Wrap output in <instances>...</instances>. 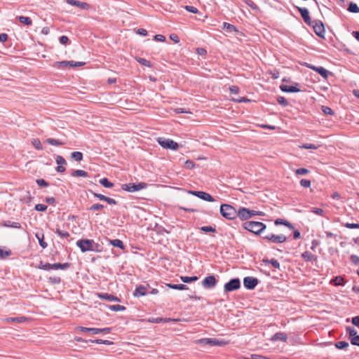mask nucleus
<instances>
[{"mask_svg": "<svg viewBox=\"0 0 359 359\" xmlns=\"http://www.w3.org/2000/svg\"><path fill=\"white\" fill-rule=\"evenodd\" d=\"M243 227L255 235H260L266 226L261 222L247 221L243 224Z\"/></svg>", "mask_w": 359, "mask_h": 359, "instance_id": "nucleus-1", "label": "nucleus"}, {"mask_svg": "<svg viewBox=\"0 0 359 359\" xmlns=\"http://www.w3.org/2000/svg\"><path fill=\"white\" fill-rule=\"evenodd\" d=\"M219 211L222 216L226 219L232 220L238 217V210H236L229 204H222Z\"/></svg>", "mask_w": 359, "mask_h": 359, "instance_id": "nucleus-2", "label": "nucleus"}, {"mask_svg": "<svg viewBox=\"0 0 359 359\" xmlns=\"http://www.w3.org/2000/svg\"><path fill=\"white\" fill-rule=\"evenodd\" d=\"M241 287V282L240 278H231L226 282L223 287L224 294H228L234 291L238 290Z\"/></svg>", "mask_w": 359, "mask_h": 359, "instance_id": "nucleus-3", "label": "nucleus"}, {"mask_svg": "<svg viewBox=\"0 0 359 359\" xmlns=\"http://www.w3.org/2000/svg\"><path fill=\"white\" fill-rule=\"evenodd\" d=\"M157 142L164 149L176 151L179 148V144L177 142L168 138L158 137L157 139Z\"/></svg>", "mask_w": 359, "mask_h": 359, "instance_id": "nucleus-4", "label": "nucleus"}, {"mask_svg": "<svg viewBox=\"0 0 359 359\" xmlns=\"http://www.w3.org/2000/svg\"><path fill=\"white\" fill-rule=\"evenodd\" d=\"M309 26L312 27L316 34L320 38L325 39V29L324 24L319 20H314Z\"/></svg>", "mask_w": 359, "mask_h": 359, "instance_id": "nucleus-5", "label": "nucleus"}, {"mask_svg": "<svg viewBox=\"0 0 359 359\" xmlns=\"http://www.w3.org/2000/svg\"><path fill=\"white\" fill-rule=\"evenodd\" d=\"M77 330H79L86 333H91L93 334H97L100 333L108 334L111 331V327H104V328H95V327H86L83 326H79Z\"/></svg>", "mask_w": 359, "mask_h": 359, "instance_id": "nucleus-6", "label": "nucleus"}, {"mask_svg": "<svg viewBox=\"0 0 359 359\" xmlns=\"http://www.w3.org/2000/svg\"><path fill=\"white\" fill-rule=\"evenodd\" d=\"M261 283V281L254 276H246L243 280L244 287L248 290H253Z\"/></svg>", "mask_w": 359, "mask_h": 359, "instance_id": "nucleus-7", "label": "nucleus"}, {"mask_svg": "<svg viewBox=\"0 0 359 359\" xmlns=\"http://www.w3.org/2000/svg\"><path fill=\"white\" fill-rule=\"evenodd\" d=\"M147 184L145 182L123 184L121 186L123 190L128 192H135L145 189Z\"/></svg>", "mask_w": 359, "mask_h": 359, "instance_id": "nucleus-8", "label": "nucleus"}, {"mask_svg": "<svg viewBox=\"0 0 359 359\" xmlns=\"http://www.w3.org/2000/svg\"><path fill=\"white\" fill-rule=\"evenodd\" d=\"M76 245L83 252H85L94 250L95 242L93 240L81 239L77 241Z\"/></svg>", "mask_w": 359, "mask_h": 359, "instance_id": "nucleus-9", "label": "nucleus"}, {"mask_svg": "<svg viewBox=\"0 0 359 359\" xmlns=\"http://www.w3.org/2000/svg\"><path fill=\"white\" fill-rule=\"evenodd\" d=\"M217 283V280L213 275H209L201 281V285L205 289H212Z\"/></svg>", "mask_w": 359, "mask_h": 359, "instance_id": "nucleus-10", "label": "nucleus"}, {"mask_svg": "<svg viewBox=\"0 0 359 359\" xmlns=\"http://www.w3.org/2000/svg\"><path fill=\"white\" fill-rule=\"evenodd\" d=\"M255 210L246 208H240L238 209V217L241 220H248L254 216Z\"/></svg>", "mask_w": 359, "mask_h": 359, "instance_id": "nucleus-11", "label": "nucleus"}, {"mask_svg": "<svg viewBox=\"0 0 359 359\" xmlns=\"http://www.w3.org/2000/svg\"><path fill=\"white\" fill-rule=\"evenodd\" d=\"M263 238L273 243H283L287 240V237L283 234L275 235L273 233L266 235Z\"/></svg>", "mask_w": 359, "mask_h": 359, "instance_id": "nucleus-12", "label": "nucleus"}, {"mask_svg": "<svg viewBox=\"0 0 359 359\" xmlns=\"http://www.w3.org/2000/svg\"><path fill=\"white\" fill-rule=\"evenodd\" d=\"M306 67L309 69H311L316 72H318L322 77H323L325 79H327L328 78V76L330 72H329L327 69H325L323 67H316L311 64L305 63L304 65Z\"/></svg>", "mask_w": 359, "mask_h": 359, "instance_id": "nucleus-13", "label": "nucleus"}, {"mask_svg": "<svg viewBox=\"0 0 359 359\" xmlns=\"http://www.w3.org/2000/svg\"><path fill=\"white\" fill-rule=\"evenodd\" d=\"M296 8L298 10V11L300 13L302 18H303L304 21L308 25H311L312 22V20L310 18L309 15V11L306 8H302L299 6H296Z\"/></svg>", "mask_w": 359, "mask_h": 359, "instance_id": "nucleus-14", "label": "nucleus"}, {"mask_svg": "<svg viewBox=\"0 0 359 359\" xmlns=\"http://www.w3.org/2000/svg\"><path fill=\"white\" fill-rule=\"evenodd\" d=\"M90 193L95 197H96L97 199H99L100 201H105L109 205H116L117 204V201L116 200H114V198L107 197L102 194L95 193L93 191H90Z\"/></svg>", "mask_w": 359, "mask_h": 359, "instance_id": "nucleus-15", "label": "nucleus"}, {"mask_svg": "<svg viewBox=\"0 0 359 359\" xmlns=\"http://www.w3.org/2000/svg\"><path fill=\"white\" fill-rule=\"evenodd\" d=\"M147 294H148L147 287L144 285H137L135 291L133 292V296L135 297H143Z\"/></svg>", "mask_w": 359, "mask_h": 359, "instance_id": "nucleus-16", "label": "nucleus"}, {"mask_svg": "<svg viewBox=\"0 0 359 359\" xmlns=\"http://www.w3.org/2000/svg\"><path fill=\"white\" fill-rule=\"evenodd\" d=\"M198 343L210 346H221L222 342L217 339L203 338L198 340Z\"/></svg>", "mask_w": 359, "mask_h": 359, "instance_id": "nucleus-17", "label": "nucleus"}, {"mask_svg": "<svg viewBox=\"0 0 359 359\" xmlns=\"http://www.w3.org/2000/svg\"><path fill=\"white\" fill-rule=\"evenodd\" d=\"M66 3L72 6H77L83 10H88L90 8V5L88 3L78 0H66Z\"/></svg>", "mask_w": 359, "mask_h": 359, "instance_id": "nucleus-18", "label": "nucleus"}, {"mask_svg": "<svg viewBox=\"0 0 359 359\" xmlns=\"http://www.w3.org/2000/svg\"><path fill=\"white\" fill-rule=\"evenodd\" d=\"M67 267H69L68 263H65V264L57 263V264H46L43 266V269H64ZM41 269H42V268H41Z\"/></svg>", "mask_w": 359, "mask_h": 359, "instance_id": "nucleus-19", "label": "nucleus"}, {"mask_svg": "<svg viewBox=\"0 0 359 359\" xmlns=\"http://www.w3.org/2000/svg\"><path fill=\"white\" fill-rule=\"evenodd\" d=\"M262 262L264 264V266L265 267H273L275 269H278L280 267V264L277 259L273 258L271 259H263Z\"/></svg>", "mask_w": 359, "mask_h": 359, "instance_id": "nucleus-20", "label": "nucleus"}, {"mask_svg": "<svg viewBox=\"0 0 359 359\" xmlns=\"http://www.w3.org/2000/svg\"><path fill=\"white\" fill-rule=\"evenodd\" d=\"M280 88L283 92L285 93H298L300 91L297 87L293 86L281 85Z\"/></svg>", "mask_w": 359, "mask_h": 359, "instance_id": "nucleus-21", "label": "nucleus"}, {"mask_svg": "<svg viewBox=\"0 0 359 359\" xmlns=\"http://www.w3.org/2000/svg\"><path fill=\"white\" fill-rule=\"evenodd\" d=\"M287 339V336L285 333H283V332H276V334H274L272 337H271V340L272 341H286Z\"/></svg>", "mask_w": 359, "mask_h": 359, "instance_id": "nucleus-22", "label": "nucleus"}, {"mask_svg": "<svg viewBox=\"0 0 359 359\" xmlns=\"http://www.w3.org/2000/svg\"><path fill=\"white\" fill-rule=\"evenodd\" d=\"M165 285L168 288L173 289V290H186L189 289L187 285H184V284L166 283Z\"/></svg>", "mask_w": 359, "mask_h": 359, "instance_id": "nucleus-23", "label": "nucleus"}, {"mask_svg": "<svg viewBox=\"0 0 359 359\" xmlns=\"http://www.w3.org/2000/svg\"><path fill=\"white\" fill-rule=\"evenodd\" d=\"M12 255V251L6 247L0 246V259H5Z\"/></svg>", "mask_w": 359, "mask_h": 359, "instance_id": "nucleus-24", "label": "nucleus"}, {"mask_svg": "<svg viewBox=\"0 0 359 359\" xmlns=\"http://www.w3.org/2000/svg\"><path fill=\"white\" fill-rule=\"evenodd\" d=\"M274 224L276 226L284 225V226L288 227L290 229H294V226L290 222H289L288 221H287L285 219H281V218L276 219L274 222Z\"/></svg>", "mask_w": 359, "mask_h": 359, "instance_id": "nucleus-25", "label": "nucleus"}, {"mask_svg": "<svg viewBox=\"0 0 359 359\" xmlns=\"http://www.w3.org/2000/svg\"><path fill=\"white\" fill-rule=\"evenodd\" d=\"M1 226L14 229H21V224L19 222H15L11 221H4L1 224Z\"/></svg>", "mask_w": 359, "mask_h": 359, "instance_id": "nucleus-26", "label": "nucleus"}, {"mask_svg": "<svg viewBox=\"0 0 359 359\" xmlns=\"http://www.w3.org/2000/svg\"><path fill=\"white\" fill-rule=\"evenodd\" d=\"M27 318L25 316L21 317H11L6 319V322L8 323H22L27 320Z\"/></svg>", "mask_w": 359, "mask_h": 359, "instance_id": "nucleus-27", "label": "nucleus"}, {"mask_svg": "<svg viewBox=\"0 0 359 359\" xmlns=\"http://www.w3.org/2000/svg\"><path fill=\"white\" fill-rule=\"evenodd\" d=\"M222 29L229 33H231L233 32H238L237 28L234 25H233L230 23H228V22L223 23Z\"/></svg>", "mask_w": 359, "mask_h": 359, "instance_id": "nucleus-28", "label": "nucleus"}, {"mask_svg": "<svg viewBox=\"0 0 359 359\" xmlns=\"http://www.w3.org/2000/svg\"><path fill=\"white\" fill-rule=\"evenodd\" d=\"M330 283L335 285V286H341L344 285V280L342 276H336L332 280Z\"/></svg>", "mask_w": 359, "mask_h": 359, "instance_id": "nucleus-29", "label": "nucleus"}, {"mask_svg": "<svg viewBox=\"0 0 359 359\" xmlns=\"http://www.w3.org/2000/svg\"><path fill=\"white\" fill-rule=\"evenodd\" d=\"M199 198L208 202L215 201V198L210 194L205 191H201Z\"/></svg>", "mask_w": 359, "mask_h": 359, "instance_id": "nucleus-30", "label": "nucleus"}, {"mask_svg": "<svg viewBox=\"0 0 359 359\" xmlns=\"http://www.w3.org/2000/svg\"><path fill=\"white\" fill-rule=\"evenodd\" d=\"M36 237L39 240V245L41 248H46L47 247V243L44 241V235L41 233H36Z\"/></svg>", "mask_w": 359, "mask_h": 359, "instance_id": "nucleus-31", "label": "nucleus"}, {"mask_svg": "<svg viewBox=\"0 0 359 359\" xmlns=\"http://www.w3.org/2000/svg\"><path fill=\"white\" fill-rule=\"evenodd\" d=\"M45 142L46 143L53 145V146H62V145L65 144V143L63 142H62L61 140L53 139V138H48L46 140Z\"/></svg>", "mask_w": 359, "mask_h": 359, "instance_id": "nucleus-32", "label": "nucleus"}, {"mask_svg": "<svg viewBox=\"0 0 359 359\" xmlns=\"http://www.w3.org/2000/svg\"><path fill=\"white\" fill-rule=\"evenodd\" d=\"M96 295L101 299L112 302L113 294L104 292H97Z\"/></svg>", "mask_w": 359, "mask_h": 359, "instance_id": "nucleus-33", "label": "nucleus"}, {"mask_svg": "<svg viewBox=\"0 0 359 359\" xmlns=\"http://www.w3.org/2000/svg\"><path fill=\"white\" fill-rule=\"evenodd\" d=\"M302 257L306 262H309V261L311 262V261L316 259V256L308 251H306L302 254Z\"/></svg>", "mask_w": 359, "mask_h": 359, "instance_id": "nucleus-34", "label": "nucleus"}, {"mask_svg": "<svg viewBox=\"0 0 359 359\" xmlns=\"http://www.w3.org/2000/svg\"><path fill=\"white\" fill-rule=\"evenodd\" d=\"M18 19L20 22L27 26H30L32 24V20L30 18L26 16H18Z\"/></svg>", "mask_w": 359, "mask_h": 359, "instance_id": "nucleus-35", "label": "nucleus"}, {"mask_svg": "<svg viewBox=\"0 0 359 359\" xmlns=\"http://www.w3.org/2000/svg\"><path fill=\"white\" fill-rule=\"evenodd\" d=\"M72 176L86 177L88 176V173L83 170H76L72 172Z\"/></svg>", "mask_w": 359, "mask_h": 359, "instance_id": "nucleus-36", "label": "nucleus"}, {"mask_svg": "<svg viewBox=\"0 0 359 359\" xmlns=\"http://www.w3.org/2000/svg\"><path fill=\"white\" fill-rule=\"evenodd\" d=\"M107 307L112 311H123L126 309V306L119 304L109 305Z\"/></svg>", "mask_w": 359, "mask_h": 359, "instance_id": "nucleus-37", "label": "nucleus"}, {"mask_svg": "<svg viewBox=\"0 0 359 359\" xmlns=\"http://www.w3.org/2000/svg\"><path fill=\"white\" fill-rule=\"evenodd\" d=\"M71 158L79 162L83 160V154L80 151H74L71 154Z\"/></svg>", "mask_w": 359, "mask_h": 359, "instance_id": "nucleus-38", "label": "nucleus"}, {"mask_svg": "<svg viewBox=\"0 0 359 359\" xmlns=\"http://www.w3.org/2000/svg\"><path fill=\"white\" fill-rule=\"evenodd\" d=\"M109 243L114 247L118 248L120 249L124 248V245L122 241L119 239L109 240Z\"/></svg>", "mask_w": 359, "mask_h": 359, "instance_id": "nucleus-39", "label": "nucleus"}, {"mask_svg": "<svg viewBox=\"0 0 359 359\" xmlns=\"http://www.w3.org/2000/svg\"><path fill=\"white\" fill-rule=\"evenodd\" d=\"M346 333L348 334V340L351 341V339H352V337H354L355 336H357V331L355 330V328L352 327H347L346 328Z\"/></svg>", "mask_w": 359, "mask_h": 359, "instance_id": "nucleus-40", "label": "nucleus"}, {"mask_svg": "<svg viewBox=\"0 0 359 359\" xmlns=\"http://www.w3.org/2000/svg\"><path fill=\"white\" fill-rule=\"evenodd\" d=\"M180 279L182 282L185 283H191V282H194V281H196L198 279V277L196 276H181L180 277Z\"/></svg>", "mask_w": 359, "mask_h": 359, "instance_id": "nucleus-41", "label": "nucleus"}, {"mask_svg": "<svg viewBox=\"0 0 359 359\" xmlns=\"http://www.w3.org/2000/svg\"><path fill=\"white\" fill-rule=\"evenodd\" d=\"M347 10L351 13H359V7L358 6V5L355 3H353V2L349 3Z\"/></svg>", "mask_w": 359, "mask_h": 359, "instance_id": "nucleus-42", "label": "nucleus"}, {"mask_svg": "<svg viewBox=\"0 0 359 359\" xmlns=\"http://www.w3.org/2000/svg\"><path fill=\"white\" fill-rule=\"evenodd\" d=\"M100 183L105 188H112L114 187V184L106 177L101 179Z\"/></svg>", "mask_w": 359, "mask_h": 359, "instance_id": "nucleus-43", "label": "nucleus"}, {"mask_svg": "<svg viewBox=\"0 0 359 359\" xmlns=\"http://www.w3.org/2000/svg\"><path fill=\"white\" fill-rule=\"evenodd\" d=\"M334 346L338 349H345L349 346V344L346 341H340L336 342Z\"/></svg>", "mask_w": 359, "mask_h": 359, "instance_id": "nucleus-44", "label": "nucleus"}, {"mask_svg": "<svg viewBox=\"0 0 359 359\" xmlns=\"http://www.w3.org/2000/svg\"><path fill=\"white\" fill-rule=\"evenodd\" d=\"M55 66L57 68L65 69L69 67V62L67 60L56 62Z\"/></svg>", "mask_w": 359, "mask_h": 359, "instance_id": "nucleus-45", "label": "nucleus"}, {"mask_svg": "<svg viewBox=\"0 0 359 359\" xmlns=\"http://www.w3.org/2000/svg\"><path fill=\"white\" fill-rule=\"evenodd\" d=\"M136 60L140 65H142L143 66H145L147 67H151V66H152L151 62L144 58L137 57Z\"/></svg>", "mask_w": 359, "mask_h": 359, "instance_id": "nucleus-46", "label": "nucleus"}, {"mask_svg": "<svg viewBox=\"0 0 359 359\" xmlns=\"http://www.w3.org/2000/svg\"><path fill=\"white\" fill-rule=\"evenodd\" d=\"M104 208V205L100 203H95L92 205L88 210L90 211H97L102 210Z\"/></svg>", "mask_w": 359, "mask_h": 359, "instance_id": "nucleus-47", "label": "nucleus"}, {"mask_svg": "<svg viewBox=\"0 0 359 359\" xmlns=\"http://www.w3.org/2000/svg\"><path fill=\"white\" fill-rule=\"evenodd\" d=\"M319 147V145H316L314 144L306 143L300 146V148L306 149H317Z\"/></svg>", "mask_w": 359, "mask_h": 359, "instance_id": "nucleus-48", "label": "nucleus"}, {"mask_svg": "<svg viewBox=\"0 0 359 359\" xmlns=\"http://www.w3.org/2000/svg\"><path fill=\"white\" fill-rule=\"evenodd\" d=\"M322 111L324 114L332 116L334 114V111L329 107L322 106Z\"/></svg>", "mask_w": 359, "mask_h": 359, "instance_id": "nucleus-49", "label": "nucleus"}, {"mask_svg": "<svg viewBox=\"0 0 359 359\" xmlns=\"http://www.w3.org/2000/svg\"><path fill=\"white\" fill-rule=\"evenodd\" d=\"M32 144L34 147V148L36 149H37V150H42L43 149L42 144H41V141L39 139H34L32 141Z\"/></svg>", "mask_w": 359, "mask_h": 359, "instance_id": "nucleus-50", "label": "nucleus"}, {"mask_svg": "<svg viewBox=\"0 0 359 359\" xmlns=\"http://www.w3.org/2000/svg\"><path fill=\"white\" fill-rule=\"evenodd\" d=\"M277 102L283 107H286L289 104L287 100L283 96H278L277 97Z\"/></svg>", "mask_w": 359, "mask_h": 359, "instance_id": "nucleus-51", "label": "nucleus"}, {"mask_svg": "<svg viewBox=\"0 0 359 359\" xmlns=\"http://www.w3.org/2000/svg\"><path fill=\"white\" fill-rule=\"evenodd\" d=\"M246 4L254 11H258L259 7L252 0H245Z\"/></svg>", "mask_w": 359, "mask_h": 359, "instance_id": "nucleus-52", "label": "nucleus"}, {"mask_svg": "<svg viewBox=\"0 0 359 359\" xmlns=\"http://www.w3.org/2000/svg\"><path fill=\"white\" fill-rule=\"evenodd\" d=\"M55 233L61 238H67L69 237V233L67 231H63L59 229H57Z\"/></svg>", "mask_w": 359, "mask_h": 359, "instance_id": "nucleus-53", "label": "nucleus"}, {"mask_svg": "<svg viewBox=\"0 0 359 359\" xmlns=\"http://www.w3.org/2000/svg\"><path fill=\"white\" fill-rule=\"evenodd\" d=\"M55 161L57 165H63L67 164L66 160L62 156L60 155L56 156Z\"/></svg>", "mask_w": 359, "mask_h": 359, "instance_id": "nucleus-54", "label": "nucleus"}, {"mask_svg": "<svg viewBox=\"0 0 359 359\" xmlns=\"http://www.w3.org/2000/svg\"><path fill=\"white\" fill-rule=\"evenodd\" d=\"M309 172V170L304 168H298L296 170L295 173L298 175H304Z\"/></svg>", "mask_w": 359, "mask_h": 359, "instance_id": "nucleus-55", "label": "nucleus"}, {"mask_svg": "<svg viewBox=\"0 0 359 359\" xmlns=\"http://www.w3.org/2000/svg\"><path fill=\"white\" fill-rule=\"evenodd\" d=\"M201 230L202 231H203V232H205V233L215 232L216 231V229L214 227H212L210 226H202V227H201Z\"/></svg>", "mask_w": 359, "mask_h": 359, "instance_id": "nucleus-56", "label": "nucleus"}, {"mask_svg": "<svg viewBox=\"0 0 359 359\" xmlns=\"http://www.w3.org/2000/svg\"><path fill=\"white\" fill-rule=\"evenodd\" d=\"M194 166H195V163L193 161L187 160L184 163V168L186 169L191 170V169L194 168Z\"/></svg>", "mask_w": 359, "mask_h": 359, "instance_id": "nucleus-57", "label": "nucleus"}, {"mask_svg": "<svg viewBox=\"0 0 359 359\" xmlns=\"http://www.w3.org/2000/svg\"><path fill=\"white\" fill-rule=\"evenodd\" d=\"M47 205L39 203L35 205L34 209L36 211L44 212L47 210Z\"/></svg>", "mask_w": 359, "mask_h": 359, "instance_id": "nucleus-58", "label": "nucleus"}, {"mask_svg": "<svg viewBox=\"0 0 359 359\" xmlns=\"http://www.w3.org/2000/svg\"><path fill=\"white\" fill-rule=\"evenodd\" d=\"M48 280L49 282L53 285L58 284L61 282L60 278L57 276L49 277Z\"/></svg>", "mask_w": 359, "mask_h": 359, "instance_id": "nucleus-59", "label": "nucleus"}, {"mask_svg": "<svg viewBox=\"0 0 359 359\" xmlns=\"http://www.w3.org/2000/svg\"><path fill=\"white\" fill-rule=\"evenodd\" d=\"M350 261L352 264H353L355 266H357L359 264V257L355 255H352L350 257Z\"/></svg>", "mask_w": 359, "mask_h": 359, "instance_id": "nucleus-60", "label": "nucleus"}, {"mask_svg": "<svg viewBox=\"0 0 359 359\" xmlns=\"http://www.w3.org/2000/svg\"><path fill=\"white\" fill-rule=\"evenodd\" d=\"M36 184L39 186V187H48L49 186V184L48 182H47L45 180L43 179H38L36 180Z\"/></svg>", "mask_w": 359, "mask_h": 359, "instance_id": "nucleus-61", "label": "nucleus"}, {"mask_svg": "<svg viewBox=\"0 0 359 359\" xmlns=\"http://www.w3.org/2000/svg\"><path fill=\"white\" fill-rule=\"evenodd\" d=\"M300 185L303 187L308 188L311 186V181L306 179H302L300 181Z\"/></svg>", "mask_w": 359, "mask_h": 359, "instance_id": "nucleus-62", "label": "nucleus"}, {"mask_svg": "<svg viewBox=\"0 0 359 359\" xmlns=\"http://www.w3.org/2000/svg\"><path fill=\"white\" fill-rule=\"evenodd\" d=\"M348 229H359V223H346L344 225Z\"/></svg>", "mask_w": 359, "mask_h": 359, "instance_id": "nucleus-63", "label": "nucleus"}, {"mask_svg": "<svg viewBox=\"0 0 359 359\" xmlns=\"http://www.w3.org/2000/svg\"><path fill=\"white\" fill-rule=\"evenodd\" d=\"M350 342L352 345L359 346V335L352 337Z\"/></svg>", "mask_w": 359, "mask_h": 359, "instance_id": "nucleus-64", "label": "nucleus"}]
</instances>
